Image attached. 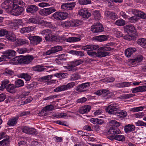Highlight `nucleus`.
Returning <instances> with one entry per match:
<instances>
[{
    "label": "nucleus",
    "mask_w": 146,
    "mask_h": 146,
    "mask_svg": "<svg viewBox=\"0 0 146 146\" xmlns=\"http://www.w3.org/2000/svg\"><path fill=\"white\" fill-rule=\"evenodd\" d=\"M55 37L56 38L52 40H55L60 43H62L64 41L70 42H74L79 41L81 40L80 38L75 37H70L66 38L62 36H57L55 35Z\"/></svg>",
    "instance_id": "obj_1"
},
{
    "label": "nucleus",
    "mask_w": 146,
    "mask_h": 146,
    "mask_svg": "<svg viewBox=\"0 0 146 146\" xmlns=\"http://www.w3.org/2000/svg\"><path fill=\"white\" fill-rule=\"evenodd\" d=\"M82 24V21L78 20L67 21L63 22L62 25L63 27L68 28L70 27H76Z\"/></svg>",
    "instance_id": "obj_2"
},
{
    "label": "nucleus",
    "mask_w": 146,
    "mask_h": 146,
    "mask_svg": "<svg viewBox=\"0 0 146 146\" xmlns=\"http://www.w3.org/2000/svg\"><path fill=\"white\" fill-rule=\"evenodd\" d=\"M40 33L43 35H45V39L46 40H52L56 38L55 35L51 30H43L40 31Z\"/></svg>",
    "instance_id": "obj_3"
},
{
    "label": "nucleus",
    "mask_w": 146,
    "mask_h": 146,
    "mask_svg": "<svg viewBox=\"0 0 146 146\" xmlns=\"http://www.w3.org/2000/svg\"><path fill=\"white\" fill-rule=\"evenodd\" d=\"M75 82H71L68 83L66 85L60 86L55 89L54 90V91L56 92H58L70 89L72 88L75 85Z\"/></svg>",
    "instance_id": "obj_4"
},
{
    "label": "nucleus",
    "mask_w": 146,
    "mask_h": 146,
    "mask_svg": "<svg viewBox=\"0 0 146 146\" xmlns=\"http://www.w3.org/2000/svg\"><path fill=\"white\" fill-rule=\"evenodd\" d=\"M119 106L117 104L112 103L107 107L105 110L109 114H114L115 113H116V111L119 110Z\"/></svg>",
    "instance_id": "obj_5"
},
{
    "label": "nucleus",
    "mask_w": 146,
    "mask_h": 146,
    "mask_svg": "<svg viewBox=\"0 0 146 146\" xmlns=\"http://www.w3.org/2000/svg\"><path fill=\"white\" fill-rule=\"evenodd\" d=\"M68 15L67 13L57 11L53 14L52 17L56 20L62 21L66 19Z\"/></svg>",
    "instance_id": "obj_6"
},
{
    "label": "nucleus",
    "mask_w": 146,
    "mask_h": 146,
    "mask_svg": "<svg viewBox=\"0 0 146 146\" xmlns=\"http://www.w3.org/2000/svg\"><path fill=\"white\" fill-rule=\"evenodd\" d=\"M124 29L125 31L128 34L133 35L134 36H137L135 29L132 25H127L124 27Z\"/></svg>",
    "instance_id": "obj_7"
},
{
    "label": "nucleus",
    "mask_w": 146,
    "mask_h": 146,
    "mask_svg": "<svg viewBox=\"0 0 146 146\" xmlns=\"http://www.w3.org/2000/svg\"><path fill=\"white\" fill-rule=\"evenodd\" d=\"M104 28L100 23H97L91 27V31L93 33H97L103 31Z\"/></svg>",
    "instance_id": "obj_8"
},
{
    "label": "nucleus",
    "mask_w": 146,
    "mask_h": 146,
    "mask_svg": "<svg viewBox=\"0 0 146 146\" xmlns=\"http://www.w3.org/2000/svg\"><path fill=\"white\" fill-rule=\"evenodd\" d=\"M3 54L2 55V57H4L5 58L9 59L10 57H13L16 55V52L13 50L8 49L3 52Z\"/></svg>",
    "instance_id": "obj_9"
},
{
    "label": "nucleus",
    "mask_w": 146,
    "mask_h": 146,
    "mask_svg": "<svg viewBox=\"0 0 146 146\" xmlns=\"http://www.w3.org/2000/svg\"><path fill=\"white\" fill-rule=\"evenodd\" d=\"M53 7L44 8L40 10V13L42 16H47L56 11Z\"/></svg>",
    "instance_id": "obj_10"
},
{
    "label": "nucleus",
    "mask_w": 146,
    "mask_h": 146,
    "mask_svg": "<svg viewBox=\"0 0 146 146\" xmlns=\"http://www.w3.org/2000/svg\"><path fill=\"white\" fill-rule=\"evenodd\" d=\"M79 15L82 16L83 18L88 19L90 16V13L88 12L86 8H83L78 11Z\"/></svg>",
    "instance_id": "obj_11"
},
{
    "label": "nucleus",
    "mask_w": 146,
    "mask_h": 146,
    "mask_svg": "<svg viewBox=\"0 0 146 146\" xmlns=\"http://www.w3.org/2000/svg\"><path fill=\"white\" fill-rule=\"evenodd\" d=\"M83 62L84 61L81 59L74 60L71 62L70 65L67 66V68L69 70H72L74 67L82 64Z\"/></svg>",
    "instance_id": "obj_12"
},
{
    "label": "nucleus",
    "mask_w": 146,
    "mask_h": 146,
    "mask_svg": "<svg viewBox=\"0 0 146 146\" xmlns=\"http://www.w3.org/2000/svg\"><path fill=\"white\" fill-rule=\"evenodd\" d=\"M62 47L61 46H55L46 52L45 54L46 55H49L52 54L60 51L62 50Z\"/></svg>",
    "instance_id": "obj_13"
},
{
    "label": "nucleus",
    "mask_w": 146,
    "mask_h": 146,
    "mask_svg": "<svg viewBox=\"0 0 146 146\" xmlns=\"http://www.w3.org/2000/svg\"><path fill=\"white\" fill-rule=\"evenodd\" d=\"M12 7V9L11 11V14L12 15L15 16L20 15L23 11V8L21 7Z\"/></svg>",
    "instance_id": "obj_14"
},
{
    "label": "nucleus",
    "mask_w": 146,
    "mask_h": 146,
    "mask_svg": "<svg viewBox=\"0 0 146 146\" xmlns=\"http://www.w3.org/2000/svg\"><path fill=\"white\" fill-rule=\"evenodd\" d=\"M38 9V8L37 6L33 5L27 6L26 11L28 13L33 14L35 13Z\"/></svg>",
    "instance_id": "obj_15"
},
{
    "label": "nucleus",
    "mask_w": 146,
    "mask_h": 146,
    "mask_svg": "<svg viewBox=\"0 0 146 146\" xmlns=\"http://www.w3.org/2000/svg\"><path fill=\"white\" fill-rule=\"evenodd\" d=\"M23 132L24 133L30 134H35L36 131V130L33 128H30L29 127L25 126L22 129Z\"/></svg>",
    "instance_id": "obj_16"
},
{
    "label": "nucleus",
    "mask_w": 146,
    "mask_h": 146,
    "mask_svg": "<svg viewBox=\"0 0 146 146\" xmlns=\"http://www.w3.org/2000/svg\"><path fill=\"white\" fill-rule=\"evenodd\" d=\"M15 43L17 46H22L25 44H28L29 41L28 40L23 38L16 39Z\"/></svg>",
    "instance_id": "obj_17"
},
{
    "label": "nucleus",
    "mask_w": 146,
    "mask_h": 146,
    "mask_svg": "<svg viewBox=\"0 0 146 146\" xmlns=\"http://www.w3.org/2000/svg\"><path fill=\"white\" fill-rule=\"evenodd\" d=\"M31 43L33 45H36L40 42L42 40V38L38 36H35L31 37L29 38Z\"/></svg>",
    "instance_id": "obj_18"
},
{
    "label": "nucleus",
    "mask_w": 146,
    "mask_h": 146,
    "mask_svg": "<svg viewBox=\"0 0 146 146\" xmlns=\"http://www.w3.org/2000/svg\"><path fill=\"white\" fill-rule=\"evenodd\" d=\"M90 83L86 82L81 84L77 88V90L79 92H83L87 90L90 85Z\"/></svg>",
    "instance_id": "obj_19"
},
{
    "label": "nucleus",
    "mask_w": 146,
    "mask_h": 146,
    "mask_svg": "<svg viewBox=\"0 0 146 146\" xmlns=\"http://www.w3.org/2000/svg\"><path fill=\"white\" fill-rule=\"evenodd\" d=\"M121 132V131L117 128V127H110L108 131V133L110 134V136L112 135L115 136V134H118L120 133Z\"/></svg>",
    "instance_id": "obj_20"
},
{
    "label": "nucleus",
    "mask_w": 146,
    "mask_h": 146,
    "mask_svg": "<svg viewBox=\"0 0 146 146\" xmlns=\"http://www.w3.org/2000/svg\"><path fill=\"white\" fill-rule=\"evenodd\" d=\"M99 46L97 45L90 44L83 47V50L86 51L94 50L97 49Z\"/></svg>",
    "instance_id": "obj_21"
},
{
    "label": "nucleus",
    "mask_w": 146,
    "mask_h": 146,
    "mask_svg": "<svg viewBox=\"0 0 146 146\" xmlns=\"http://www.w3.org/2000/svg\"><path fill=\"white\" fill-rule=\"evenodd\" d=\"M35 27L34 26L24 27L20 29V31L22 33H29L31 31H33L35 29Z\"/></svg>",
    "instance_id": "obj_22"
},
{
    "label": "nucleus",
    "mask_w": 146,
    "mask_h": 146,
    "mask_svg": "<svg viewBox=\"0 0 146 146\" xmlns=\"http://www.w3.org/2000/svg\"><path fill=\"white\" fill-rule=\"evenodd\" d=\"M108 139L110 140H113V139L118 141H123L125 140V137L123 135H121L114 136L113 135L108 136Z\"/></svg>",
    "instance_id": "obj_23"
},
{
    "label": "nucleus",
    "mask_w": 146,
    "mask_h": 146,
    "mask_svg": "<svg viewBox=\"0 0 146 146\" xmlns=\"http://www.w3.org/2000/svg\"><path fill=\"white\" fill-rule=\"evenodd\" d=\"M108 38V36L101 35L94 36L92 38L93 40H96L100 42L106 41Z\"/></svg>",
    "instance_id": "obj_24"
},
{
    "label": "nucleus",
    "mask_w": 146,
    "mask_h": 146,
    "mask_svg": "<svg viewBox=\"0 0 146 146\" xmlns=\"http://www.w3.org/2000/svg\"><path fill=\"white\" fill-rule=\"evenodd\" d=\"M104 15L108 19H114L117 18L116 15L115 13L112 12L106 11L104 13Z\"/></svg>",
    "instance_id": "obj_25"
},
{
    "label": "nucleus",
    "mask_w": 146,
    "mask_h": 146,
    "mask_svg": "<svg viewBox=\"0 0 146 146\" xmlns=\"http://www.w3.org/2000/svg\"><path fill=\"white\" fill-rule=\"evenodd\" d=\"M6 38L8 40L13 42H14L16 40V36L15 35L11 32H8L6 36Z\"/></svg>",
    "instance_id": "obj_26"
},
{
    "label": "nucleus",
    "mask_w": 146,
    "mask_h": 146,
    "mask_svg": "<svg viewBox=\"0 0 146 146\" xmlns=\"http://www.w3.org/2000/svg\"><path fill=\"white\" fill-rule=\"evenodd\" d=\"M136 50V49L134 48L130 47L128 48L125 51V55L127 57H129Z\"/></svg>",
    "instance_id": "obj_27"
},
{
    "label": "nucleus",
    "mask_w": 146,
    "mask_h": 146,
    "mask_svg": "<svg viewBox=\"0 0 146 146\" xmlns=\"http://www.w3.org/2000/svg\"><path fill=\"white\" fill-rule=\"evenodd\" d=\"M22 20L21 19L14 20L12 22V25L13 29H16L18 28V26L22 24Z\"/></svg>",
    "instance_id": "obj_28"
},
{
    "label": "nucleus",
    "mask_w": 146,
    "mask_h": 146,
    "mask_svg": "<svg viewBox=\"0 0 146 146\" xmlns=\"http://www.w3.org/2000/svg\"><path fill=\"white\" fill-rule=\"evenodd\" d=\"M143 56L141 55H138L135 58L132 59L131 62L132 64L133 65H135L137 63L141 62L143 60Z\"/></svg>",
    "instance_id": "obj_29"
},
{
    "label": "nucleus",
    "mask_w": 146,
    "mask_h": 146,
    "mask_svg": "<svg viewBox=\"0 0 146 146\" xmlns=\"http://www.w3.org/2000/svg\"><path fill=\"white\" fill-rule=\"evenodd\" d=\"M16 87L15 85L13 84H10L7 86L6 88L8 92L11 93H13L16 91Z\"/></svg>",
    "instance_id": "obj_30"
},
{
    "label": "nucleus",
    "mask_w": 146,
    "mask_h": 146,
    "mask_svg": "<svg viewBox=\"0 0 146 146\" xmlns=\"http://www.w3.org/2000/svg\"><path fill=\"white\" fill-rule=\"evenodd\" d=\"M90 106H85L81 107L79 110L80 113L84 114L89 112L90 110Z\"/></svg>",
    "instance_id": "obj_31"
},
{
    "label": "nucleus",
    "mask_w": 146,
    "mask_h": 146,
    "mask_svg": "<svg viewBox=\"0 0 146 146\" xmlns=\"http://www.w3.org/2000/svg\"><path fill=\"white\" fill-rule=\"evenodd\" d=\"M97 57H103L109 56L110 53L108 52H105L103 50H100V48L98 49L97 52Z\"/></svg>",
    "instance_id": "obj_32"
},
{
    "label": "nucleus",
    "mask_w": 146,
    "mask_h": 146,
    "mask_svg": "<svg viewBox=\"0 0 146 146\" xmlns=\"http://www.w3.org/2000/svg\"><path fill=\"white\" fill-rule=\"evenodd\" d=\"M17 76L19 78H24L27 81H29L31 78L30 75L24 73L17 74Z\"/></svg>",
    "instance_id": "obj_33"
},
{
    "label": "nucleus",
    "mask_w": 146,
    "mask_h": 146,
    "mask_svg": "<svg viewBox=\"0 0 146 146\" xmlns=\"http://www.w3.org/2000/svg\"><path fill=\"white\" fill-rule=\"evenodd\" d=\"M137 43L143 48H146V39L144 38L138 39Z\"/></svg>",
    "instance_id": "obj_34"
},
{
    "label": "nucleus",
    "mask_w": 146,
    "mask_h": 146,
    "mask_svg": "<svg viewBox=\"0 0 146 146\" xmlns=\"http://www.w3.org/2000/svg\"><path fill=\"white\" fill-rule=\"evenodd\" d=\"M38 19L37 17H32L27 21V23H29L38 24L39 23Z\"/></svg>",
    "instance_id": "obj_35"
},
{
    "label": "nucleus",
    "mask_w": 146,
    "mask_h": 146,
    "mask_svg": "<svg viewBox=\"0 0 146 146\" xmlns=\"http://www.w3.org/2000/svg\"><path fill=\"white\" fill-rule=\"evenodd\" d=\"M90 121L92 123L94 124L101 125L103 123V121L102 119L97 118H91Z\"/></svg>",
    "instance_id": "obj_36"
},
{
    "label": "nucleus",
    "mask_w": 146,
    "mask_h": 146,
    "mask_svg": "<svg viewBox=\"0 0 146 146\" xmlns=\"http://www.w3.org/2000/svg\"><path fill=\"white\" fill-rule=\"evenodd\" d=\"M135 128L134 125L129 124L125 127L124 130L125 132L127 133L134 131Z\"/></svg>",
    "instance_id": "obj_37"
},
{
    "label": "nucleus",
    "mask_w": 146,
    "mask_h": 146,
    "mask_svg": "<svg viewBox=\"0 0 146 146\" xmlns=\"http://www.w3.org/2000/svg\"><path fill=\"white\" fill-rule=\"evenodd\" d=\"M18 119L17 117H14L9 119L8 121L7 124L10 126H14L17 123Z\"/></svg>",
    "instance_id": "obj_38"
},
{
    "label": "nucleus",
    "mask_w": 146,
    "mask_h": 146,
    "mask_svg": "<svg viewBox=\"0 0 146 146\" xmlns=\"http://www.w3.org/2000/svg\"><path fill=\"white\" fill-rule=\"evenodd\" d=\"M23 2L22 0H14L13 3L11 5H12L11 7H13L14 8H15V7H19L18 5H23Z\"/></svg>",
    "instance_id": "obj_39"
},
{
    "label": "nucleus",
    "mask_w": 146,
    "mask_h": 146,
    "mask_svg": "<svg viewBox=\"0 0 146 146\" xmlns=\"http://www.w3.org/2000/svg\"><path fill=\"white\" fill-rule=\"evenodd\" d=\"M9 137L0 141V146H8L9 144Z\"/></svg>",
    "instance_id": "obj_40"
},
{
    "label": "nucleus",
    "mask_w": 146,
    "mask_h": 146,
    "mask_svg": "<svg viewBox=\"0 0 146 146\" xmlns=\"http://www.w3.org/2000/svg\"><path fill=\"white\" fill-rule=\"evenodd\" d=\"M24 57V63L28 64L31 62L33 59V57L31 56H26Z\"/></svg>",
    "instance_id": "obj_41"
},
{
    "label": "nucleus",
    "mask_w": 146,
    "mask_h": 146,
    "mask_svg": "<svg viewBox=\"0 0 146 146\" xmlns=\"http://www.w3.org/2000/svg\"><path fill=\"white\" fill-rule=\"evenodd\" d=\"M102 95L106 97V98H110L111 96V93H110L109 91L107 90H102Z\"/></svg>",
    "instance_id": "obj_42"
},
{
    "label": "nucleus",
    "mask_w": 146,
    "mask_h": 146,
    "mask_svg": "<svg viewBox=\"0 0 146 146\" xmlns=\"http://www.w3.org/2000/svg\"><path fill=\"white\" fill-rule=\"evenodd\" d=\"M110 125L112 126V127H118L120 125L119 123L117 122L115 120H111L109 122Z\"/></svg>",
    "instance_id": "obj_43"
},
{
    "label": "nucleus",
    "mask_w": 146,
    "mask_h": 146,
    "mask_svg": "<svg viewBox=\"0 0 146 146\" xmlns=\"http://www.w3.org/2000/svg\"><path fill=\"white\" fill-rule=\"evenodd\" d=\"M10 4V1H5L2 3L1 7L3 9H7L9 8Z\"/></svg>",
    "instance_id": "obj_44"
},
{
    "label": "nucleus",
    "mask_w": 146,
    "mask_h": 146,
    "mask_svg": "<svg viewBox=\"0 0 146 146\" xmlns=\"http://www.w3.org/2000/svg\"><path fill=\"white\" fill-rule=\"evenodd\" d=\"M144 109L146 110V106H139L134 107L131 109V111L133 112H137L141 111Z\"/></svg>",
    "instance_id": "obj_45"
},
{
    "label": "nucleus",
    "mask_w": 146,
    "mask_h": 146,
    "mask_svg": "<svg viewBox=\"0 0 146 146\" xmlns=\"http://www.w3.org/2000/svg\"><path fill=\"white\" fill-rule=\"evenodd\" d=\"M15 84L16 87H20L24 86V82L23 80L18 79L15 81Z\"/></svg>",
    "instance_id": "obj_46"
},
{
    "label": "nucleus",
    "mask_w": 146,
    "mask_h": 146,
    "mask_svg": "<svg viewBox=\"0 0 146 146\" xmlns=\"http://www.w3.org/2000/svg\"><path fill=\"white\" fill-rule=\"evenodd\" d=\"M67 75V74L64 73H59L54 74V76L60 79L65 78Z\"/></svg>",
    "instance_id": "obj_47"
},
{
    "label": "nucleus",
    "mask_w": 146,
    "mask_h": 146,
    "mask_svg": "<svg viewBox=\"0 0 146 146\" xmlns=\"http://www.w3.org/2000/svg\"><path fill=\"white\" fill-rule=\"evenodd\" d=\"M9 83V81L8 80H5L2 82L1 87L0 90H3L4 88H6L8 85L7 84Z\"/></svg>",
    "instance_id": "obj_48"
},
{
    "label": "nucleus",
    "mask_w": 146,
    "mask_h": 146,
    "mask_svg": "<svg viewBox=\"0 0 146 146\" xmlns=\"http://www.w3.org/2000/svg\"><path fill=\"white\" fill-rule=\"evenodd\" d=\"M125 21L122 19L117 20L115 22V24L118 26H123L125 25Z\"/></svg>",
    "instance_id": "obj_49"
},
{
    "label": "nucleus",
    "mask_w": 146,
    "mask_h": 146,
    "mask_svg": "<svg viewBox=\"0 0 146 146\" xmlns=\"http://www.w3.org/2000/svg\"><path fill=\"white\" fill-rule=\"evenodd\" d=\"M137 36H134L132 35H127L124 36V38L127 40H134Z\"/></svg>",
    "instance_id": "obj_50"
},
{
    "label": "nucleus",
    "mask_w": 146,
    "mask_h": 146,
    "mask_svg": "<svg viewBox=\"0 0 146 146\" xmlns=\"http://www.w3.org/2000/svg\"><path fill=\"white\" fill-rule=\"evenodd\" d=\"M71 113L70 112H68L67 113H59L58 115H56V117L57 118H63L65 117L68 116L69 115V114Z\"/></svg>",
    "instance_id": "obj_51"
},
{
    "label": "nucleus",
    "mask_w": 146,
    "mask_h": 146,
    "mask_svg": "<svg viewBox=\"0 0 146 146\" xmlns=\"http://www.w3.org/2000/svg\"><path fill=\"white\" fill-rule=\"evenodd\" d=\"M93 14L94 16V19L96 20H99L100 19L101 16L98 11H94Z\"/></svg>",
    "instance_id": "obj_52"
},
{
    "label": "nucleus",
    "mask_w": 146,
    "mask_h": 146,
    "mask_svg": "<svg viewBox=\"0 0 146 146\" xmlns=\"http://www.w3.org/2000/svg\"><path fill=\"white\" fill-rule=\"evenodd\" d=\"M79 3L81 5H86L91 3V0H79Z\"/></svg>",
    "instance_id": "obj_53"
},
{
    "label": "nucleus",
    "mask_w": 146,
    "mask_h": 146,
    "mask_svg": "<svg viewBox=\"0 0 146 146\" xmlns=\"http://www.w3.org/2000/svg\"><path fill=\"white\" fill-rule=\"evenodd\" d=\"M54 109V106L52 105H49L44 107L42 109L44 111H51Z\"/></svg>",
    "instance_id": "obj_54"
},
{
    "label": "nucleus",
    "mask_w": 146,
    "mask_h": 146,
    "mask_svg": "<svg viewBox=\"0 0 146 146\" xmlns=\"http://www.w3.org/2000/svg\"><path fill=\"white\" fill-rule=\"evenodd\" d=\"M115 114L121 117H124L127 116V113L125 111H120L119 112L116 113H115Z\"/></svg>",
    "instance_id": "obj_55"
},
{
    "label": "nucleus",
    "mask_w": 146,
    "mask_h": 146,
    "mask_svg": "<svg viewBox=\"0 0 146 146\" xmlns=\"http://www.w3.org/2000/svg\"><path fill=\"white\" fill-rule=\"evenodd\" d=\"M139 19L135 16H132L129 18L128 19L129 21L131 23H135Z\"/></svg>",
    "instance_id": "obj_56"
},
{
    "label": "nucleus",
    "mask_w": 146,
    "mask_h": 146,
    "mask_svg": "<svg viewBox=\"0 0 146 146\" xmlns=\"http://www.w3.org/2000/svg\"><path fill=\"white\" fill-rule=\"evenodd\" d=\"M75 5L76 3L74 2L67 3L68 10H72L75 6Z\"/></svg>",
    "instance_id": "obj_57"
},
{
    "label": "nucleus",
    "mask_w": 146,
    "mask_h": 146,
    "mask_svg": "<svg viewBox=\"0 0 146 146\" xmlns=\"http://www.w3.org/2000/svg\"><path fill=\"white\" fill-rule=\"evenodd\" d=\"M33 69L36 71L41 72L43 70L44 68L43 66L38 65L34 67Z\"/></svg>",
    "instance_id": "obj_58"
},
{
    "label": "nucleus",
    "mask_w": 146,
    "mask_h": 146,
    "mask_svg": "<svg viewBox=\"0 0 146 146\" xmlns=\"http://www.w3.org/2000/svg\"><path fill=\"white\" fill-rule=\"evenodd\" d=\"M27 49L25 48H18L16 50L17 52L19 54H23L26 52Z\"/></svg>",
    "instance_id": "obj_59"
},
{
    "label": "nucleus",
    "mask_w": 146,
    "mask_h": 146,
    "mask_svg": "<svg viewBox=\"0 0 146 146\" xmlns=\"http://www.w3.org/2000/svg\"><path fill=\"white\" fill-rule=\"evenodd\" d=\"M3 74L6 76L10 75L13 74V72L10 69L7 68L5 70Z\"/></svg>",
    "instance_id": "obj_60"
},
{
    "label": "nucleus",
    "mask_w": 146,
    "mask_h": 146,
    "mask_svg": "<svg viewBox=\"0 0 146 146\" xmlns=\"http://www.w3.org/2000/svg\"><path fill=\"white\" fill-rule=\"evenodd\" d=\"M113 48L108 46H104L100 48V50H103L105 52L110 51L113 50Z\"/></svg>",
    "instance_id": "obj_61"
},
{
    "label": "nucleus",
    "mask_w": 146,
    "mask_h": 146,
    "mask_svg": "<svg viewBox=\"0 0 146 146\" xmlns=\"http://www.w3.org/2000/svg\"><path fill=\"white\" fill-rule=\"evenodd\" d=\"M87 53L88 55L92 57H97V54L96 52L95 51H88Z\"/></svg>",
    "instance_id": "obj_62"
},
{
    "label": "nucleus",
    "mask_w": 146,
    "mask_h": 146,
    "mask_svg": "<svg viewBox=\"0 0 146 146\" xmlns=\"http://www.w3.org/2000/svg\"><path fill=\"white\" fill-rule=\"evenodd\" d=\"M137 17H140L141 19H146V14L144 12L140 11Z\"/></svg>",
    "instance_id": "obj_63"
},
{
    "label": "nucleus",
    "mask_w": 146,
    "mask_h": 146,
    "mask_svg": "<svg viewBox=\"0 0 146 146\" xmlns=\"http://www.w3.org/2000/svg\"><path fill=\"white\" fill-rule=\"evenodd\" d=\"M135 124L138 126H146V123L141 120H138L135 123Z\"/></svg>",
    "instance_id": "obj_64"
}]
</instances>
